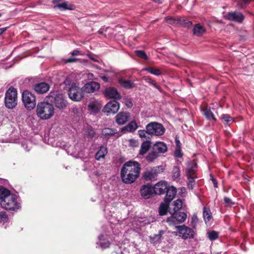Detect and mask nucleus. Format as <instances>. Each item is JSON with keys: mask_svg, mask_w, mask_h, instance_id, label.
<instances>
[{"mask_svg": "<svg viewBox=\"0 0 254 254\" xmlns=\"http://www.w3.org/2000/svg\"><path fill=\"white\" fill-rule=\"evenodd\" d=\"M153 149L158 154L165 153L167 151L168 148L165 143L158 142L154 145Z\"/></svg>", "mask_w": 254, "mask_h": 254, "instance_id": "obj_25", "label": "nucleus"}, {"mask_svg": "<svg viewBox=\"0 0 254 254\" xmlns=\"http://www.w3.org/2000/svg\"><path fill=\"white\" fill-rule=\"evenodd\" d=\"M196 176H187L188 179L189 180V182L188 184V188L192 190L195 184L194 179L196 178Z\"/></svg>", "mask_w": 254, "mask_h": 254, "instance_id": "obj_38", "label": "nucleus"}, {"mask_svg": "<svg viewBox=\"0 0 254 254\" xmlns=\"http://www.w3.org/2000/svg\"><path fill=\"white\" fill-rule=\"evenodd\" d=\"M140 192L142 196L145 198H148L154 193L153 187L150 184L145 185L141 187Z\"/></svg>", "mask_w": 254, "mask_h": 254, "instance_id": "obj_17", "label": "nucleus"}, {"mask_svg": "<svg viewBox=\"0 0 254 254\" xmlns=\"http://www.w3.org/2000/svg\"><path fill=\"white\" fill-rule=\"evenodd\" d=\"M100 84L94 81L89 82L85 84L82 87L83 92L92 93L98 90L100 88Z\"/></svg>", "mask_w": 254, "mask_h": 254, "instance_id": "obj_16", "label": "nucleus"}, {"mask_svg": "<svg viewBox=\"0 0 254 254\" xmlns=\"http://www.w3.org/2000/svg\"><path fill=\"white\" fill-rule=\"evenodd\" d=\"M6 27L0 28V35L2 34L6 30Z\"/></svg>", "mask_w": 254, "mask_h": 254, "instance_id": "obj_57", "label": "nucleus"}, {"mask_svg": "<svg viewBox=\"0 0 254 254\" xmlns=\"http://www.w3.org/2000/svg\"><path fill=\"white\" fill-rule=\"evenodd\" d=\"M124 103L127 108H131L133 106L132 102L130 99L125 98L124 99Z\"/></svg>", "mask_w": 254, "mask_h": 254, "instance_id": "obj_49", "label": "nucleus"}, {"mask_svg": "<svg viewBox=\"0 0 254 254\" xmlns=\"http://www.w3.org/2000/svg\"><path fill=\"white\" fill-rule=\"evenodd\" d=\"M120 109V104L117 101L109 102L104 107L103 111L108 115L116 113Z\"/></svg>", "mask_w": 254, "mask_h": 254, "instance_id": "obj_12", "label": "nucleus"}, {"mask_svg": "<svg viewBox=\"0 0 254 254\" xmlns=\"http://www.w3.org/2000/svg\"><path fill=\"white\" fill-rule=\"evenodd\" d=\"M1 13H0V17H1Z\"/></svg>", "mask_w": 254, "mask_h": 254, "instance_id": "obj_63", "label": "nucleus"}, {"mask_svg": "<svg viewBox=\"0 0 254 254\" xmlns=\"http://www.w3.org/2000/svg\"><path fill=\"white\" fill-rule=\"evenodd\" d=\"M47 99L48 101L54 102L56 107L58 109H63L66 106L67 102L64 95L58 91L51 92Z\"/></svg>", "mask_w": 254, "mask_h": 254, "instance_id": "obj_4", "label": "nucleus"}, {"mask_svg": "<svg viewBox=\"0 0 254 254\" xmlns=\"http://www.w3.org/2000/svg\"><path fill=\"white\" fill-rule=\"evenodd\" d=\"M118 81L120 85L125 89H131L135 86V84L133 81L124 78H120Z\"/></svg>", "mask_w": 254, "mask_h": 254, "instance_id": "obj_24", "label": "nucleus"}, {"mask_svg": "<svg viewBox=\"0 0 254 254\" xmlns=\"http://www.w3.org/2000/svg\"><path fill=\"white\" fill-rule=\"evenodd\" d=\"M224 202L228 206H231L234 204L233 202L231 200V199L228 197H225L224 198Z\"/></svg>", "mask_w": 254, "mask_h": 254, "instance_id": "obj_51", "label": "nucleus"}, {"mask_svg": "<svg viewBox=\"0 0 254 254\" xmlns=\"http://www.w3.org/2000/svg\"><path fill=\"white\" fill-rule=\"evenodd\" d=\"M176 229L178 230L179 236L184 239L193 238L194 237L193 231L185 225L176 226Z\"/></svg>", "mask_w": 254, "mask_h": 254, "instance_id": "obj_10", "label": "nucleus"}, {"mask_svg": "<svg viewBox=\"0 0 254 254\" xmlns=\"http://www.w3.org/2000/svg\"><path fill=\"white\" fill-rule=\"evenodd\" d=\"M130 118V113L127 112H121L115 117L116 122L119 125L125 124Z\"/></svg>", "mask_w": 254, "mask_h": 254, "instance_id": "obj_14", "label": "nucleus"}, {"mask_svg": "<svg viewBox=\"0 0 254 254\" xmlns=\"http://www.w3.org/2000/svg\"><path fill=\"white\" fill-rule=\"evenodd\" d=\"M158 156V154L152 149L146 157V160L149 162H153Z\"/></svg>", "mask_w": 254, "mask_h": 254, "instance_id": "obj_33", "label": "nucleus"}, {"mask_svg": "<svg viewBox=\"0 0 254 254\" xmlns=\"http://www.w3.org/2000/svg\"><path fill=\"white\" fill-rule=\"evenodd\" d=\"M212 181L213 182V183L214 184V186L215 188H217V182L216 179L212 177Z\"/></svg>", "mask_w": 254, "mask_h": 254, "instance_id": "obj_54", "label": "nucleus"}, {"mask_svg": "<svg viewBox=\"0 0 254 254\" xmlns=\"http://www.w3.org/2000/svg\"><path fill=\"white\" fill-rule=\"evenodd\" d=\"M102 134L105 137H109L115 135L119 137L122 135V133L118 131L117 129L112 128H105L102 130Z\"/></svg>", "mask_w": 254, "mask_h": 254, "instance_id": "obj_20", "label": "nucleus"}, {"mask_svg": "<svg viewBox=\"0 0 254 254\" xmlns=\"http://www.w3.org/2000/svg\"><path fill=\"white\" fill-rule=\"evenodd\" d=\"M145 81L147 83L153 86L155 88H156L157 89H158L159 90L161 91L160 86L157 84V83L154 80H153L150 78H147L145 79Z\"/></svg>", "mask_w": 254, "mask_h": 254, "instance_id": "obj_43", "label": "nucleus"}, {"mask_svg": "<svg viewBox=\"0 0 254 254\" xmlns=\"http://www.w3.org/2000/svg\"><path fill=\"white\" fill-rule=\"evenodd\" d=\"M94 134H95L93 130H91V133H90V135L91 136H93Z\"/></svg>", "mask_w": 254, "mask_h": 254, "instance_id": "obj_61", "label": "nucleus"}, {"mask_svg": "<svg viewBox=\"0 0 254 254\" xmlns=\"http://www.w3.org/2000/svg\"><path fill=\"white\" fill-rule=\"evenodd\" d=\"M54 112L53 105L48 102L39 103L37 106V115L41 120L49 119L54 115Z\"/></svg>", "mask_w": 254, "mask_h": 254, "instance_id": "obj_3", "label": "nucleus"}, {"mask_svg": "<svg viewBox=\"0 0 254 254\" xmlns=\"http://www.w3.org/2000/svg\"><path fill=\"white\" fill-rule=\"evenodd\" d=\"M226 17L231 20L241 22L244 18V16L241 12L234 11L233 12L228 13L226 15Z\"/></svg>", "mask_w": 254, "mask_h": 254, "instance_id": "obj_19", "label": "nucleus"}, {"mask_svg": "<svg viewBox=\"0 0 254 254\" xmlns=\"http://www.w3.org/2000/svg\"><path fill=\"white\" fill-rule=\"evenodd\" d=\"M72 55V56H76V55H81V52L79 50H74L72 53H71Z\"/></svg>", "mask_w": 254, "mask_h": 254, "instance_id": "obj_52", "label": "nucleus"}, {"mask_svg": "<svg viewBox=\"0 0 254 254\" xmlns=\"http://www.w3.org/2000/svg\"><path fill=\"white\" fill-rule=\"evenodd\" d=\"M150 148V141H143L141 145V148L139 150L140 155L145 154Z\"/></svg>", "mask_w": 254, "mask_h": 254, "instance_id": "obj_31", "label": "nucleus"}, {"mask_svg": "<svg viewBox=\"0 0 254 254\" xmlns=\"http://www.w3.org/2000/svg\"><path fill=\"white\" fill-rule=\"evenodd\" d=\"M218 233L212 231L208 233V237L210 240H215L218 238Z\"/></svg>", "mask_w": 254, "mask_h": 254, "instance_id": "obj_44", "label": "nucleus"}, {"mask_svg": "<svg viewBox=\"0 0 254 254\" xmlns=\"http://www.w3.org/2000/svg\"><path fill=\"white\" fill-rule=\"evenodd\" d=\"M166 194L165 197L164 201L171 202L176 194V189L173 186H168L166 190Z\"/></svg>", "mask_w": 254, "mask_h": 254, "instance_id": "obj_22", "label": "nucleus"}, {"mask_svg": "<svg viewBox=\"0 0 254 254\" xmlns=\"http://www.w3.org/2000/svg\"><path fill=\"white\" fill-rule=\"evenodd\" d=\"M146 133H147V129L146 130H144V129H143V130L140 129L138 131V134L139 137L142 138L146 137Z\"/></svg>", "mask_w": 254, "mask_h": 254, "instance_id": "obj_50", "label": "nucleus"}, {"mask_svg": "<svg viewBox=\"0 0 254 254\" xmlns=\"http://www.w3.org/2000/svg\"><path fill=\"white\" fill-rule=\"evenodd\" d=\"M183 156V153L181 150V147H176L175 151V156L176 158H181Z\"/></svg>", "mask_w": 254, "mask_h": 254, "instance_id": "obj_48", "label": "nucleus"}, {"mask_svg": "<svg viewBox=\"0 0 254 254\" xmlns=\"http://www.w3.org/2000/svg\"><path fill=\"white\" fill-rule=\"evenodd\" d=\"M91 59H92L93 61H95V60L93 58H90Z\"/></svg>", "mask_w": 254, "mask_h": 254, "instance_id": "obj_62", "label": "nucleus"}, {"mask_svg": "<svg viewBox=\"0 0 254 254\" xmlns=\"http://www.w3.org/2000/svg\"><path fill=\"white\" fill-rule=\"evenodd\" d=\"M180 176V169L178 166H174L172 171V177L175 180Z\"/></svg>", "mask_w": 254, "mask_h": 254, "instance_id": "obj_39", "label": "nucleus"}, {"mask_svg": "<svg viewBox=\"0 0 254 254\" xmlns=\"http://www.w3.org/2000/svg\"><path fill=\"white\" fill-rule=\"evenodd\" d=\"M144 70L151 74H154L155 75H159L161 74V71L158 68L148 67L144 68Z\"/></svg>", "mask_w": 254, "mask_h": 254, "instance_id": "obj_37", "label": "nucleus"}, {"mask_svg": "<svg viewBox=\"0 0 254 254\" xmlns=\"http://www.w3.org/2000/svg\"><path fill=\"white\" fill-rule=\"evenodd\" d=\"M17 196L11 193L5 188L0 187V203L2 207L9 210L16 211L20 207V204L18 202Z\"/></svg>", "mask_w": 254, "mask_h": 254, "instance_id": "obj_2", "label": "nucleus"}, {"mask_svg": "<svg viewBox=\"0 0 254 254\" xmlns=\"http://www.w3.org/2000/svg\"><path fill=\"white\" fill-rule=\"evenodd\" d=\"M54 8H58L61 10H73L75 8L74 5L69 4L68 2L65 1L62 3L57 4L54 6Z\"/></svg>", "mask_w": 254, "mask_h": 254, "instance_id": "obj_26", "label": "nucleus"}, {"mask_svg": "<svg viewBox=\"0 0 254 254\" xmlns=\"http://www.w3.org/2000/svg\"><path fill=\"white\" fill-rule=\"evenodd\" d=\"M94 76L93 74L91 73H89L87 74V77L90 79H93V77Z\"/></svg>", "mask_w": 254, "mask_h": 254, "instance_id": "obj_58", "label": "nucleus"}, {"mask_svg": "<svg viewBox=\"0 0 254 254\" xmlns=\"http://www.w3.org/2000/svg\"><path fill=\"white\" fill-rule=\"evenodd\" d=\"M4 103L9 109H12L17 105V90L14 87H10L6 92Z\"/></svg>", "mask_w": 254, "mask_h": 254, "instance_id": "obj_5", "label": "nucleus"}, {"mask_svg": "<svg viewBox=\"0 0 254 254\" xmlns=\"http://www.w3.org/2000/svg\"><path fill=\"white\" fill-rule=\"evenodd\" d=\"M251 0H239L238 1V5L241 8H244L246 5L248 4Z\"/></svg>", "mask_w": 254, "mask_h": 254, "instance_id": "obj_45", "label": "nucleus"}, {"mask_svg": "<svg viewBox=\"0 0 254 254\" xmlns=\"http://www.w3.org/2000/svg\"><path fill=\"white\" fill-rule=\"evenodd\" d=\"M203 113L205 117L209 120H216L213 114L211 112L210 109L207 108H204L203 110Z\"/></svg>", "mask_w": 254, "mask_h": 254, "instance_id": "obj_32", "label": "nucleus"}, {"mask_svg": "<svg viewBox=\"0 0 254 254\" xmlns=\"http://www.w3.org/2000/svg\"><path fill=\"white\" fill-rule=\"evenodd\" d=\"M176 144H177V147H181L180 146V142L179 140H177L176 139Z\"/></svg>", "mask_w": 254, "mask_h": 254, "instance_id": "obj_59", "label": "nucleus"}, {"mask_svg": "<svg viewBox=\"0 0 254 254\" xmlns=\"http://www.w3.org/2000/svg\"><path fill=\"white\" fill-rule=\"evenodd\" d=\"M82 88L75 85H72L69 88L68 94L69 98L74 101H79L83 98Z\"/></svg>", "mask_w": 254, "mask_h": 254, "instance_id": "obj_8", "label": "nucleus"}, {"mask_svg": "<svg viewBox=\"0 0 254 254\" xmlns=\"http://www.w3.org/2000/svg\"><path fill=\"white\" fill-rule=\"evenodd\" d=\"M194 35L197 36L202 35L205 32L204 28L200 24H196L193 29Z\"/></svg>", "mask_w": 254, "mask_h": 254, "instance_id": "obj_30", "label": "nucleus"}, {"mask_svg": "<svg viewBox=\"0 0 254 254\" xmlns=\"http://www.w3.org/2000/svg\"><path fill=\"white\" fill-rule=\"evenodd\" d=\"M168 187V185L167 182L165 181H161L154 186V193L156 194H163L166 190Z\"/></svg>", "mask_w": 254, "mask_h": 254, "instance_id": "obj_15", "label": "nucleus"}, {"mask_svg": "<svg viewBox=\"0 0 254 254\" xmlns=\"http://www.w3.org/2000/svg\"><path fill=\"white\" fill-rule=\"evenodd\" d=\"M140 170V165L138 162L134 161L126 162L121 170L122 181L126 184L134 183L138 178Z\"/></svg>", "mask_w": 254, "mask_h": 254, "instance_id": "obj_1", "label": "nucleus"}, {"mask_svg": "<svg viewBox=\"0 0 254 254\" xmlns=\"http://www.w3.org/2000/svg\"><path fill=\"white\" fill-rule=\"evenodd\" d=\"M163 233V231H160L158 234L154 235V236L151 238L152 242L153 243H158L161 239L162 235Z\"/></svg>", "mask_w": 254, "mask_h": 254, "instance_id": "obj_40", "label": "nucleus"}, {"mask_svg": "<svg viewBox=\"0 0 254 254\" xmlns=\"http://www.w3.org/2000/svg\"><path fill=\"white\" fill-rule=\"evenodd\" d=\"M138 127V126L135 121H131L127 125L121 129V133H125L126 131L133 132Z\"/></svg>", "mask_w": 254, "mask_h": 254, "instance_id": "obj_23", "label": "nucleus"}, {"mask_svg": "<svg viewBox=\"0 0 254 254\" xmlns=\"http://www.w3.org/2000/svg\"><path fill=\"white\" fill-rule=\"evenodd\" d=\"M101 78L105 82H107L108 81V77L105 76V75H103V76H101Z\"/></svg>", "mask_w": 254, "mask_h": 254, "instance_id": "obj_55", "label": "nucleus"}, {"mask_svg": "<svg viewBox=\"0 0 254 254\" xmlns=\"http://www.w3.org/2000/svg\"><path fill=\"white\" fill-rule=\"evenodd\" d=\"M203 215L204 219L206 222L209 221V220L211 219V213L210 212L209 209L206 207L203 208Z\"/></svg>", "mask_w": 254, "mask_h": 254, "instance_id": "obj_36", "label": "nucleus"}, {"mask_svg": "<svg viewBox=\"0 0 254 254\" xmlns=\"http://www.w3.org/2000/svg\"><path fill=\"white\" fill-rule=\"evenodd\" d=\"M197 164L192 161L188 163L187 165V176H196Z\"/></svg>", "mask_w": 254, "mask_h": 254, "instance_id": "obj_21", "label": "nucleus"}, {"mask_svg": "<svg viewBox=\"0 0 254 254\" xmlns=\"http://www.w3.org/2000/svg\"><path fill=\"white\" fill-rule=\"evenodd\" d=\"M173 205L174 211H179L181 209L183 206L182 200L180 199H178L174 201Z\"/></svg>", "mask_w": 254, "mask_h": 254, "instance_id": "obj_34", "label": "nucleus"}, {"mask_svg": "<svg viewBox=\"0 0 254 254\" xmlns=\"http://www.w3.org/2000/svg\"><path fill=\"white\" fill-rule=\"evenodd\" d=\"M8 220L7 215L5 211L0 212V223H4Z\"/></svg>", "mask_w": 254, "mask_h": 254, "instance_id": "obj_42", "label": "nucleus"}, {"mask_svg": "<svg viewBox=\"0 0 254 254\" xmlns=\"http://www.w3.org/2000/svg\"><path fill=\"white\" fill-rule=\"evenodd\" d=\"M146 129L148 134L161 136L163 135L165 131V128L163 125L157 122H151L146 126Z\"/></svg>", "mask_w": 254, "mask_h": 254, "instance_id": "obj_6", "label": "nucleus"}, {"mask_svg": "<svg viewBox=\"0 0 254 254\" xmlns=\"http://www.w3.org/2000/svg\"><path fill=\"white\" fill-rule=\"evenodd\" d=\"M98 238L99 242L97 243V245L99 247L102 249H106L109 247L110 243L108 241H107L105 242H103V241L106 240V239L104 238V236L103 235H100Z\"/></svg>", "mask_w": 254, "mask_h": 254, "instance_id": "obj_29", "label": "nucleus"}, {"mask_svg": "<svg viewBox=\"0 0 254 254\" xmlns=\"http://www.w3.org/2000/svg\"><path fill=\"white\" fill-rule=\"evenodd\" d=\"M88 107L90 110L95 113L98 112L100 110L99 106L94 102L90 103L89 104Z\"/></svg>", "mask_w": 254, "mask_h": 254, "instance_id": "obj_41", "label": "nucleus"}, {"mask_svg": "<svg viewBox=\"0 0 254 254\" xmlns=\"http://www.w3.org/2000/svg\"><path fill=\"white\" fill-rule=\"evenodd\" d=\"M163 168L162 166L153 167L151 169L146 170L143 174V178L145 181H150L155 179L158 175L163 172Z\"/></svg>", "mask_w": 254, "mask_h": 254, "instance_id": "obj_9", "label": "nucleus"}, {"mask_svg": "<svg viewBox=\"0 0 254 254\" xmlns=\"http://www.w3.org/2000/svg\"><path fill=\"white\" fill-rule=\"evenodd\" d=\"M50 85L46 82H41L34 86V90L39 94L46 93L50 89Z\"/></svg>", "mask_w": 254, "mask_h": 254, "instance_id": "obj_18", "label": "nucleus"}, {"mask_svg": "<svg viewBox=\"0 0 254 254\" xmlns=\"http://www.w3.org/2000/svg\"><path fill=\"white\" fill-rule=\"evenodd\" d=\"M187 218V214L185 212L174 211L172 216L168 218L167 222L170 225H175L177 223L184 222Z\"/></svg>", "mask_w": 254, "mask_h": 254, "instance_id": "obj_11", "label": "nucleus"}, {"mask_svg": "<svg viewBox=\"0 0 254 254\" xmlns=\"http://www.w3.org/2000/svg\"><path fill=\"white\" fill-rule=\"evenodd\" d=\"M166 21L170 24H177L179 23V20L174 19L172 17H167L165 18Z\"/></svg>", "mask_w": 254, "mask_h": 254, "instance_id": "obj_46", "label": "nucleus"}, {"mask_svg": "<svg viewBox=\"0 0 254 254\" xmlns=\"http://www.w3.org/2000/svg\"><path fill=\"white\" fill-rule=\"evenodd\" d=\"M170 202L167 201H164V203H162L160 204L159 209V212L160 215H165L167 214Z\"/></svg>", "mask_w": 254, "mask_h": 254, "instance_id": "obj_28", "label": "nucleus"}, {"mask_svg": "<svg viewBox=\"0 0 254 254\" xmlns=\"http://www.w3.org/2000/svg\"><path fill=\"white\" fill-rule=\"evenodd\" d=\"M154 1H155V2H157V3H161V0H153Z\"/></svg>", "mask_w": 254, "mask_h": 254, "instance_id": "obj_60", "label": "nucleus"}, {"mask_svg": "<svg viewBox=\"0 0 254 254\" xmlns=\"http://www.w3.org/2000/svg\"><path fill=\"white\" fill-rule=\"evenodd\" d=\"M105 96L108 98L119 100L121 98V95L118 90L113 87L106 88L104 92Z\"/></svg>", "mask_w": 254, "mask_h": 254, "instance_id": "obj_13", "label": "nucleus"}, {"mask_svg": "<svg viewBox=\"0 0 254 254\" xmlns=\"http://www.w3.org/2000/svg\"><path fill=\"white\" fill-rule=\"evenodd\" d=\"M76 61V59L75 58H71L67 59L66 60L65 62L66 63H72V62H75Z\"/></svg>", "mask_w": 254, "mask_h": 254, "instance_id": "obj_53", "label": "nucleus"}, {"mask_svg": "<svg viewBox=\"0 0 254 254\" xmlns=\"http://www.w3.org/2000/svg\"><path fill=\"white\" fill-rule=\"evenodd\" d=\"M22 99L25 107L29 109H33L36 105L35 95L28 90H25L22 94Z\"/></svg>", "mask_w": 254, "mask_h": 254, "instance_id": "obj_7", "label": "nucleus"}, {"mask_svg": "<svg viewBox=\"0 0 254 254\" xmlns=\"http://www.w3.org/2000/svg\"><path fill=\"white\" fill-rule=\"evenodd\" d=\"M220 119L225 125H228L229 123L232 121L233 119L228 114H223L220 117Z\"/></svg>", "mask_w": 254, "mask_h": 254, "instance_id": "obj_35", "label": "nucleus"}, {"mask_svg": "<svg viewBox=\"0 0 254 254\" xmlns=\"http://www.w3.org/2000/svg\"><path fill=\"white\" fill-rule=\"evenodd\" d=\"M107 153L108 151L107 148L104 146H101L99 150L96 154V159L100 160L101 159L104 158Z\"/></svg>", "mask_w": 254, "mask_h": 254, "instance_id": "obj_27", "label": "nucleus"}, {"mask_svg": "<svg viewBox=\"0 0 254 254\" xmlns=\"http://www.w3.org/2000/svg\"><path fill=\"white\" fill-rule=\"evenodd\" d=\"M136 56L143 59H147V56L145 53L143 51L138 50L135 51Z\"/></svg>", "mask_w": 254, "mask_h": 254, "instance_id": "obj_47", "label": "nucleus"}, {"mask_svg": "<svg viewBox=\"0 0 254 254\" xmlns=\"http://www.w3.org/2000/svg\"><path fill=\"white\" fill-rule=\"evenodd\" d=\"M63 0H53V2L55 5H57V4H60V2L62 1Z\"/></svg>", "mask_w": 254, "mask_h": 254, "instance_id": "obj_56", "label": "nucleus"}]
</instances>
